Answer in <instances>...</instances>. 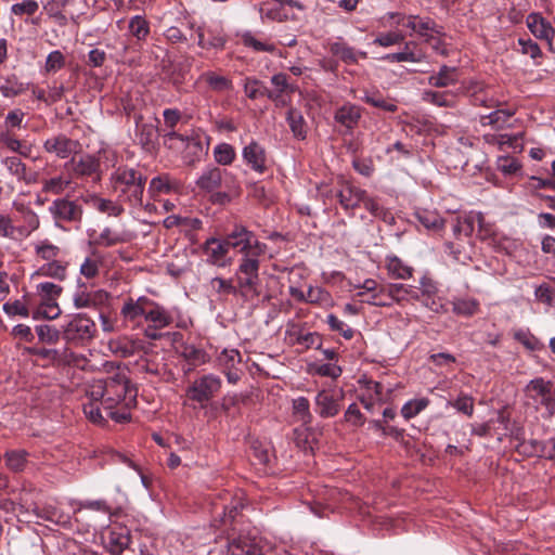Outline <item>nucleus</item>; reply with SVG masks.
<instances>
[{"instance_id":"nucleus-21","label":"nucleus","mask_w":555,"mask_h":555,"mask_svg":"<svg viewBox=\"0 0 555 555\" xmlns=\"http://www.w3.org/2000/svg\"><path fill=\"white\" fill-rule=\"evenodd\" d=\"M526 23L531 34L538 39L547 41L550 49H552L555 29L550 22L539 13H530L527 16Z\"/></svg>"},{"instance_id":"nucleus-54","label":"nucleus","mask_w":555,"mask_h":555,"mask_svg":"<svg viewBox=\"0 0 555 555\" xmlns=\"http://www.w3.org/2000/svg\"><path fill=\"white\" fill-rule=\"evenodd\" d=\"M26 456L27 453L24 450L8 451L5 453L7 466L14 472L23 470L27 462Z\"/></svg>"},{"instance_id":"nucleus-11","label":"nucleus","mask_w":555,"mask_h":555,"mask_svg":"<svg viewBox=\"0 0 555 555\" xmlns=\"http://www.w3.org/2000/svg\"><path fill=\"white\" fill-rule=\"evenodd\" d=\"M230 173L216 166H207L196 180V186L204 192L212 193L227 184Z\"/></svg>"},{"instance_id":"nucleus-59","label":"nucleus","mask_w":555,"mask_h":555,"mask_svg":"<svg viewBox=\"0 0 555 555\" xmlns=\"http://www.w3.org/2000/svg\"><path fill=\"white\" fill-rule=\"evenodd\" d=\"M61 314V309L55 299L44 300L40 304L35 317H42L48 320H54Z\"/></svg>"},{"instance_id":"nucleus-46","label":"nucleus","mask_w":555,"mask_h":555,"mask_svg":"<svg viewBox=\"0 0 555 555\" xmlns=\"http://www.w3.org/2000/svg\"><path fill=\"white\" fill-rule=\"evenodd\" d=\"M35 251L40 259L46 262H51L57 260L61 249L59 246L50 243L48 240H44L35 246Z\"/></svg>"},{"instance_id":"nucleus-22","label":"nucleus","mask_w":555,"mask_h":555,"mask_svg":"<svg viewBox=\"0 0 555 555\" xmlns=\"http://www.w3.org/2000/svg\"><path fill=\"white\" fill-rule=\"evenodd\" d=\"M330 52L346 64H356L360 57H367L366 52L357 51L354 48L347 44L341 38L330 43Z\"/></svg>"},{"instance_id":"nucleus-6","label":"nucleus","mask_w":555,"mask_h":555,"mask_svg":"<svg viewBox=\"0 0 555 555\" xmlns=\"http://www.w3.org/2000/svg\"><path fill=\"white\" fill-rule=\"evenodd\" d=\"M96 333V325L85 313L70 315L62 325L63 338L68 343H85L91 340Z\"/></svg>"},{"instance_id":"nucleus-10","label":"nucleus","mask_w":555,"mask_h":555,"mask_svg":"<svg viewBox=\"0 0 555 555\" xmlns=\"http://www.w3.org/2000/svg\"><path fill=\"white\" fill-rule=\"evenodd\" d=\"M164 144L176 151L185 147L193 155L191 158H189L188 155L184 156L189 165H194L195 162L199 159V154L202 153V144L198 140L190 139L175 131H169L164 134Z\"/></svg>"},{"instance_id":"nucleus-26","label":"nucleus","mask_w":555,"mask_h":555,"mask_svg":"<svg viewBox=\"0 0 555 555\" xmlns=\"http://www.w3.org/2000/svg\"><path fill=\"white\" fill-rule=\"evenodd\" d=\"M108 298V294L104 291H96L93 293L77 292L74 295V306L78 309L89 308L103 304Z\"/></svg>"},{"instance_id":"nucleus-43","label":"nucleus","mask_w":555,"mask_h":555,"mask_svg":"<svg viewBox=\"0 0 555 555\" xmlns=\"http://www.w3.org/2000/svg\"><path fill=\"white\" fill-rule=\"evenodd\" d=\"M363 302L377 307H390L395 302V298L390 295L389 284H382L377 293L364 298Z\"/></svg>"},{"instance_id":"nucleus-63","label":"nucleus","mask_w":555,"mask_h":555,"mask_svg":"<svg viewBox=\"0 0 555 555\" xmlns=\"http://www.w3.org/2000/svg\"><path fill=\"white\" fill-rule=\"evenodd\" d=\"M244 92L247 98L256 100L259 96L267 95V89L256 78L247 77L244 81Z\"/></svg>"},{"instance_id":"nucleus-15","label":"nucleus","mask_w":555,"mask_h":555,"mask_svg":"<svg viewBox=\"0 0 555 555\" xmlns=\"http://www.w3.org/2000/svg\"><path fill=\"white\" fill-rule=\"evenodd\" d=\"M107 551L113 555L121 554L130 544V531L127 527L115 526L103 535Z\"/></svg>"},{"instance_id":"nucleus-53","label":"nucleus","mask_w":555,"mask_h":555,"mask_svg":"<svg viewBox=\"0 0 555 555\" xmlns=\"http://www.w3.org/2000/svg\"><path fill=\"white\" fill-rule=\"evenodd\" d=\"M294 414L302 424L311 423L310 403L307 398L299 397L293 401Z\"/></svg>"},{"instance_id":"nucleus-32","label":"nucleus","mask_w":555,"mask_h":555,"mask_svg":"<svg viewBox=\"0 0 555 555\" xmlns=\"http://www.w3.org/2000/svg\"><path fill=\"white\" fill-rule=\"evenodd\" d=\"M386 268L388 274L393 279L405 280L412 276L413 269L405 264L400 258L397 256H388L386 258Z\"/></svg>"},{"instance_id":"nucleus-64","label":"nucleus","mask_w":555,"mask_h":555,"mask_svg":"<svg viewBox=\"0 0 555 555\" xmlns=\"http://www.w3.org/2000/svg\"><path fill=\"white\" fill-rule=\"evenodd\" d=\"M219 364L224 369H234L241 363V353L235 349H224L218 356Z\"/></svg>"},{"instance_id":"nucleus-16","label":"nucleus","mask_w":555,"mask_h":555,"mask_svg":"<svg viewBox=\"0 0 555 555\" xmlns=\"http://www.w3.org/2000/svg\"><path fill=\"white\" fill-rule=\"evenodd\" d=\"M73 172L80 178H92L100 181V159L94 155L86 154L79 158L73 157L70 160Z\"/></svg>"},{"instance_id":"nucleus-34","label":"nucleus","mask_w":555,"mask_h":555,"mask_svg":"<svg viewBox=\"0 0 555 555\" xmlns=\"http://www.w3.org/2000/svg\"><path fill=\"white\" fill-rule=\"evenodd\" d=\"M423 100L440 107H453L455 104V93L451 91L438 92L427 90L423 93Z\"/></svg>"},{"instance_id":"nucleus-48","label":"nucleus","mask_w":555,"mask_h":555,"mask_svg":"<svg viewBox=\"0 0 555 555\" xmlns=\"http://www.w3.org/2000/svg\"><path fill=\"white\" fill-rule=\"evenodd\" d=\"M460 220L461 227L463 229V234L465 236H469L474 232L475 225H478V228H480L481 230L483 229L485 225V217L481 212L470 211L469 214L460 218Z\"/></svg>"},{"instance_id":"nucleus-12","label":"nucleus","mask_w":555,"mask_h":555,"mask_svg":"<svg viewBox=\"0 0 555 555\" xmlns=\"http://www.w3.org/2000/svg\"><path fill=\"white\" fill-rule=\"evenodd\" d=\"M289 294L293 298H295L298 301L309 302L311 305H317L322 308L333 306V298L331 294L319 286H309L307 293H305L298 286L291 285Z\"/></svg>"},{"instance_id":"nucleus-19","label":"nucleus","mask_w":555,"mask_h":555,"mask_svg":"<svg viewBox=\"0 0 555 555\" xmlns=\"http://www.w3.org/2000/svg\"><path fill=\"white\" fill-rule=\"evenodd\" d=\"M242 157L245 164L254 171L263 173L267 170L266 151L256 141H251L249 144L244 146Z\"/></svg>"},{"instance_id":"nucleus-42","label":"nucleus","mask_w":555,"mask_h":555,"mask_svg":"<svg viewBox=\"0 0 555 555\" xmlns=\"http://www.w3.org/2000/svg\"><path fill=\"white\" fill-rule=\"evenodd\" d=\"M0 140L10 151L18 153L24 157L30 155L31 147L23 144L12 132L5 131L0 133Z\"/></svg>"},{"instance_id":"nucleus-24","label":"nucleus","mask_w":555,"mask_h":555,"mask_svg":"<svg viewBox=\"0 0 555 555\" xmlns=\"http://www.w3.org/2000/svg\"><path fill=\"white\" fill-rule=\"evenodd\" d=\"M459 72L456 67L442 65L438 73L428 77V83L436 88H446L457 82Z\"/></svg>"},{"instance_id":"nucleus-28","label":"nucleus","mask_w":555,"mask_h":555,"mask_svg":"<svg viewBox=\"0 0 555 555\" xmlns=\"http://www.w3.org/2000/svg\"><path fill=\"white\" fill-rule=\"evenodd\" d=\"M390 295L395 298V302H402L409 300H420L421 296L416 287L401 284L390 283L389 284Z\"/></svg>"},{"instance_id":"nucleus-58","label":"nucleus","mask_w":555,"mask_h":555,"mask_svg":"<svg viewBox=\"0 0 555 555\" xmlns=\"http://www.w3.org/2000/svg\"><path fill=\"white\" fill-rule=\"evenodd\" d=\"M242 42L244 46L251 48L256 52L273 53L275 51L274 44L269 42H262L249 33H246L242 36Z\"/></svg>"},{"instance_id":"nucleus-55","label":"nucleus","mask_w":555,"mask_h":555,"mask_svg":"<svg viewBox=\"0 0 555 555\" xmlns=\"http://www.w3.org/2000/svg\"><path fill=\"white\" fill-rule=\"evenodd\" d=\"M478 301L473 298L456 299L453 301V311L464 317H470L478 310Z\"/></svg>"},{"instance_id":"nucleus-3","label":"nucleus","mask_w":555,"mask_h":555,"mask_svg":"<svg viewBox=\"0 0 555 555\" xmlns=\"http://www.w3.org/2000/svg\"><path fill=\"white\" fill-rule=\"evenodd\" d=\"M146 178L138 170L120 166L112 172L109 182L118 201L132 207L142 206Z\"/></svg>"},{"instance_id":"nucleus-41","label":"nucleus","mask_w":555,"mask_h":555,"mask_svg":"<svg viewBox=\"0 0 555 555\" xmlns=\"http://www.w3.org/2000/svg\"><path fill=\"white\" fill-rule=\"evenodd\" d=\"M429 405L428 398H415L405 402L401 409V415L411 420L422 413Z\"/></svg>"},{"instance_id":"nucleus-17","label":"nucleus","mask_w":555,"mask_h":555,"mask_svg":"<svg viewBox=\"0 0 555 555\" xmlns=\"http://www.w3.org/2000/svg\"><path fill=\"white\" fill-rule=\"evenodd\" d=\"M272 90H267V96L278 106H286L288 96L295 91V87L288 82L287 76L283 73L271 77Z\"/></svg>"},{"instance_id":"nucleus-29","label":"nucleus","mask_w":555,"mask_h":555,"mask_svg":"<svg viewBox=\"0 0 555 555\" xmlns=\"http://www.w3.org/2000/svg\"><path fill=\"white\" fill-rule=\"evenodd\" d=\"M230 555H262L258 545L248 538H238L229 544Z\"/></svg>"},{"instance_id":"nucleus-56","label":"nucleus","mask_w":555,"mask_h":555,"mask_svg":"<svg viewBox=\"0 0 555 555\" xmlns=\"http://www.w3.org/2000/svg\"><path fill=\"white\" fill-rule=\"evenodd\" d=\"M43 11L56 21H65V15L62 10L66 4L65 0H42Z\"/></svg>"},{"instance_id":"nucleus-27","label":"nucleus","mask_w":555,"mask_h":555,"mask_svg":"<svg viewBox=\"0 0 555 555\" xmlns=\"http://www.w3.org/2000/svg\"><path fill=\"white\" fill-rule=\"evenodd\" d=\"M35 274L63 281L67 274V264L59 259L51 262H44L38 267Z\"/></svg>"},{"instance_id":"nucleus-40","label":"nucleus","mask_w":555,"mask_h":555,"mask_svg":"<svg viewBox=\"0 0 555 555\" xmlns=\"http://www.w3.org/2000/svg\"><path fill=\"white\" fill-rule=\"evenodd\" d=\"M416 218L427 230L439 231L443 228V219L436 211L420 210L416 212Z\"/></svg>"},{"instance_id":"nucleus-47","label":"nucleus","mask_w":555,"mask_h":555,"mask_svg":"<svg viewBox=\"0 0 555 555\" xmlns=\"http://www.w3.org/2000/svg\"><path fill=\"white\" fill-rule=\"evenodd\" d=\"M28 85L20 81L15 76L9 77L0 86V93L5 98H13L27 90Z\"/></svg>"},{"instance_id":"nucleus-14","label":"nucleus","mask_w":555,"mask_h":555,"mask_svg":"<svg viewBox=\"0 0 555 555\" xmlns=\"http://www.w3.org/2000/svg\"><path fill=\"white\" fill-rule=\"evenodd\" d=\"M463 92L470 99L475 106L487 108L499 107L500 103L491 94L488 87L480 81L470 80L463 87Z\"/></svg>"},{"instance_id":"nucleus-18","label":"nucleus","mask_w":555,"mask_h":555,"mask_svg":"<svg viewBox=\"0 0 555 555\" xmlns=\"http://www.w3.org/2000/svg\"><path fill=\"white\" fill-rule=\"evenodd\" d=\"M173 312L160 304L150 299L145 311V321L152 324L154 330H162L173 323Z\"/></svg>"},{"instance_id":"nucleus-8","label":"nucleus","mask_w":555,"mask_h":555,"mask_svg":"<svg viewBox=\"0 0 555 555\" xmlns=\"http://www.w3.org/2000/svg\"><path fill=\"white\" fill-rule=\"evenodd\" d=\"M220 388V377L214 374H206L192 383L186 390V396L193 401L204 403L214 398Z\"/></svg>"},{"instance_id":"nucleus-25","label":"nucleus","mask_w":555,"mask_h":555,"mask_svg":"<svg viewBox=\"0 0 555 555\" xmlns=\"http://www.w3.org/2000/svg\"><path fill=\"white\" fill-rule=\"evenodd\" d=\"M334 117L336 122L340 124L347 129H352L358 124L361 117V112L358 106L346 104L336 111Z\"/></svg>"},{"instance_id":"nucleus-37","label":"nucleus","mask_w":555,"mask_h":555,"mask_svg":"<svg viewBox=\"0 0 555 555\" xmlns=\"http://www.w3.org/2000/svg\"><path fill=\"white\" fill-rule=\"evenodd\" d=\"M214 91L222 92L232 88V81L215 72H205L199 76Z\"/></svg>"},{"instance_id":"nucleus-30","label":"nucleus","mask_w":555,"mask_h":555,"mask_svg":"<svg viewBox=\"0 0 555 555\" xmlns=\"http://www.w3.org/2000/svg\"><path fill=\"white\" fill-rule=\"evenodd\" d=\"M72 180L63 175L44 178L41 180L42 192L53 195H61L70 185Z\"/></svg>"},{"instance_id":"nucleus-51","label":"nucleus","mask_w":555,"mask_h":555,"mask_svg":"<svg viewBox=\"0 0 555 555\" xmlns=\"http://www.w3.org/2000/svg\"><path fill=\"white\" fill-rule=\"evenodd\" d=\"M38 517H41L48 521L66 526L69 522V516L62 513L54 506H47L37 512Z\"/></svg>"},{"instance_id":"nucleus-44","label":"nucleus","mask_w":555,"mask_h":555,"mask_svg":"<svg viewBox=\"0 0 555 555\" xmlns=\"http://www.w3.org/2000/svg\"><path fill=\"white\" fill-rule=\"evenodd\" d=\"M93 206L101 212L107 214L108 216L118 217L122 214L124 208L121 202H113L111 199L92 196Z\"/></svg>"},{"instance_id":"nucleus-39","label":"nucleus","mask_w":555,"mask_h":555,"mask_svg":"<svg viewBox=\"0 0 555 555\" xmlns=\"http://www.w3.org/2000/svg\"><path fill=\"white\" fill-rule=\"evenodd\" d=\"M286 333L294 337L296 343L302 345L306 348H310L319 341V336L315 333L302 332V330L296 324H289Z\"/></svg>"},{"instance_id":"nucleus-36","label":"nucleus","mask_w":555,"mask_h":555,"mask_svg":"<svg viewBox=\"0 0 555 555\" xmlns=\"http://www.w3.org/2000/svg\"><path fill=\"white\" fill-rule=\"evenodd\" d=\"M212 155L218 165L229 166L234 162L236 152L231 144L219 143L214 147Z\"/></svg>"},{"instance_id":"nucleus-1","label":"nucleus","mask_w":555,"mask_h":555,"mask_svg":"<svg viewBox=\"0 0 555 555\" xmlns=\"http://www.w3.org/2000/svg\"><path fill=\"white\" fill-rule=\"evenodd\" d=\"M231 248L241 255L237 266L238 274L244 273V280L240 279L241 284L250 285L251 276H255V270L260 268L261 258L267 253V245L244 227L235 228L222 240L210 237L204 245L208 262L220 268L231 263V259L227 258Z\"/></svg>"},{"instance_id":"nucleus-60","label":"nucleus","mask_w":555,"mask_h":555,"mask_svg":"<svg viewBox=\"0 0 555 555\" xmlns=\"http://www.w3.org/2000/svg\"><path fill=\"white\" fill-rule=\"evenodd\" d=\"M520 163L509 156H500L496 159V168L505 176H512L520 170Z\"/></svg>"},{"instance_id":"nucleus-13","label":"nucleus","mask_w":555,"mask_h":555,"mask_svg":"<svg viewBox=\"0 0 555 555\" xmlns=\"http://www.w3.org/2000/svg\"><path fill=\"white\" fill-rule=\"evenodd\" d=\"M79 146L80 144L78 141L62 133L48 138L43 143V150L47 153L53 154L62 159L77 153Z\"/></svg>"},{"instance_id":"nucleus-50","label":"nucleus","mask_w":555,"mask_h":555,"mask_svg":"<svg viewBox=\"0 0 555 555\" xmlns=\"http://www.w3.org/2000/svg\"><path fill=\"white\" fill-rule=\"evenodd\" d=\"M415 33L424 37L426 41H430V39H435V35H441V29L430 18L418 17Z\"/></svg>"},{"instance_id":"nucleus-62","label":"nucleus","mask_w":555,"mask_h":555,"mask_svg":"<svg viewBox=\"0 0 555 555\" xmlns=\"http://www.w3.org/2000/svg\"><path fill=\"white\" fill-rule=\"evenodd\" d=\"M36 332L40 341L46 344H56L60 340L61 332L50 325H38Z\"/></svg>"},{"instance_id":"nucleus-23","label":"nucleus","mask_w":555,"mask_h":555,"mask_svg":"<svg viewBox=\"0 0 555 555\" xmlns=\"http://www.w3.org/2000/svg\"><path fill=\"white\" fill-rule=\"evenodd\" d=\"M150 298L141 296L138 299L129 298L125 301L121 308V315L126 321H134L139 317L145 318V311L147 310Z\"/></svg>"},{"instance_id":"nucleus-7","label":"nucleus","mask_w":555,"mask_h":555,"mask_svg":"<svg viewBox=\"0 0 555 555\" xmlns=\"http://www.w3.org/2000/svg\"><path fill=\"white\" fill-rule=\"evenodd\" d=\"M48 211L52 216L56 227L61 223H80L82 219V206L69 197H57L50 204Z\"/></svg>"},{"instance_id":"nucleus-57","label":"nucleus","mask_w":555,"mask_h":555,"mask_svg":"<svg viewBox=\"0 0 555 555\" xmlns=\"http://www.w3.org/2000/svg\"><path fill=\"white\" fill-rule=\"evenodd\" d=\"M172 186L168 176H158L151 180L149 186V193L152 197H155L163 193H169Z\"/></svg>"},{"instance_id":"nucleus-61","label":"nucleus","mask_w":555,"mask_h":555,"mask_svg":"<svg viewBox=\"0 0 555 555\" xmlns=\"http://www.w3.org/2000/svg\"><path fill=\"white\" fill-rule=\"evenodd\" d=\"M90 401L83 404V413L92 423L101 424L104 421L101 410V401H95L89 397Z\"/></svg>"},{"instance_id":"nucleus-35","label":"nucleus","mask_w":555,"mask_h":555,"mask_svg":"<svg viewBox=\"0 0 555 555\" xmlns=\"http://www.w3.org/2000/svg\"><path fill=\"white\" fill-rule=\"evenodd\" d=\"M137 130L139 143L144 150L151 151L154 147V143L157 138V130L155 127L151 124H138Z\"/></svg>"},{"instance_id":"nucleus-2","label":"nucleus","mask_w":555,"mask_h":555,"mask_svg":"<svg viewBox=\"0 0 555 555\" xmlns=\"http://www.w3.org/2000/svg\"><path fill=\"white\" fill-rule=\"evenodd\" d=\"M104 369L107 377L94 380L87 395L101 401L108 417L117 423H125L130 418V409L135 405L137 389L130 384L126 367L106 362Z\"/></svg>"},{"instance_id":"nucleus-52","label":"nucleus","mask_w":555,"mask_h":555,"mask_svg":"<svg viewBox=\"0 0 555 555\" xmlns=\"http://www.w3.org/2000/svg\"><path fill=\"white\" fill-rule=\"evenodd\" d=\"M65 66V56L60 50L50 52L46 59L43 72L46 74H55Z\"/></svg>"},{"instance_id":"nucleus-33","label":"nucleus","mask_w":555,"mask_h":555,"mask_svg":"<svg viewBox=\"0 0 555 555\" xmlns=\"http://www.w3.org/2000/svg\"><path fill=\"white\" fill-rule=\"evenodd\" d=\"M286 120L294 137L304 140L307 135V130L302 114L296 108H289Z\"/></svg>"},{"instance_id":"nucleus-38","label":"nucleus","mask_w":555,"mask_h":555,"mask_svg":"<svg viewBox=\"0 0 555 555\" xmlns=\"http://www.w3.org/2000/svg\"><path fill=\"white\" fill-rule=\"evenodd\" d=\"M129 33L138 41H144L150 35V23L142 15H135L129 21Z\"/></svg>"},{"instance_id":"nucleus-4","label":"nucleus","mask_w":555,"mask_h":555,"mask_svg":"<svg viewBox=\"0 0 555 555\" xmlns=\"http://www.w3.org/2000/svg\"><path fill=\"white\" fill-rule=\"evenodd\" d=\"M234 278L236 285L233 284L232 279L212 278L209 281V292L217 296L219 300H225L229 295H240L244 300H250L259 296V269L255 270V278L251 276L250 285L241 284L240 279L244 280V273L240 275L238 269H236Z\"/></svg>"},{"instance_id":"nucleus-49","label":"nucleus","mask_w":555,"mask_h":555,"mask_svg":"<svg viewBox=\"0 0 555 555\" xmlns=\"http://www.w3.org/2000/svg\"><path fill=\"white\" fill-rule=\"evenodd\" d=\"M362 100L377 108H382L386 112H396L397 105L392 102L387 101L380 93L378 92H369L365 91Z\"/></svg>"},{"instance_id":"nucleus-20","label":"nucleus","mask_w":555,"mask_h":555,"mask_svg":"<svg viewBox=\"0 0 555 555\" xmlns=\"http://www.w3.org/2000/svg\"><path fill=\"white\" fill-rule=\"evenodd\" d=\"M365 191L353 185L348 181H341L340 189L337 191V198L345 210H352L364 199Z\"/></svg>"},{"instance_id":"nucleus-5","label":"nucleus","mask_w":555,"mask_h":555,"mask_svg":"<svg viewBox=\"0 0 555 555\" xmlns=\"http://www.w3.org/2000/svg\"><path fill=\"white\" fill-rule=\"evenodd\" d=\"M527 397L535 404V408H543L542 416L551 418L555 415V385L542 377L530 380L526 386Z\"/></svg>"},{"instance_id":"nucleus-45","label":"nucleus","mask_w":555,"mask_h":555,"mask_svg":"<svg viewBox=\"0 0 555 555\" xmlns=\"http://www.w3.org/2000/svg\"><path fill=\"white\" fill-rule=\"evenodd\" d=\"M530 453L537 456L555 459V439L551 438L546 441L532 440L530 442Z\"/></svg>"},{"instance_id":"nucleus-9","label":"nucleus","mask_w":555,"mask_h":555,"mask_svg":"<svg viewBox=\"0 0 555 555\" xmlns=\"http://www.w3.org/2000/svg\"><path fill=\"white\" fill-rule=\"evenodd\" d=\"M341 389H323L315 396V412L323 418L334 417L340 411Z\"/></svg>"},{"instance_id":"nucleus-31","label":"nucleus","mask_w":555,"mask_h":555,"mask_svg":"<svg viewBox=\"0 0 555 555\" xmlns=\"http://www.w3.org/2000/svg\"><path fill=\"white\" fill-rule=\"evenodd\" d=\"M514 114L515 112L508 108L495 109L488 115L480 116V124L482 126H492L495 129H502Z\"/></svg>"}]
</instances>
